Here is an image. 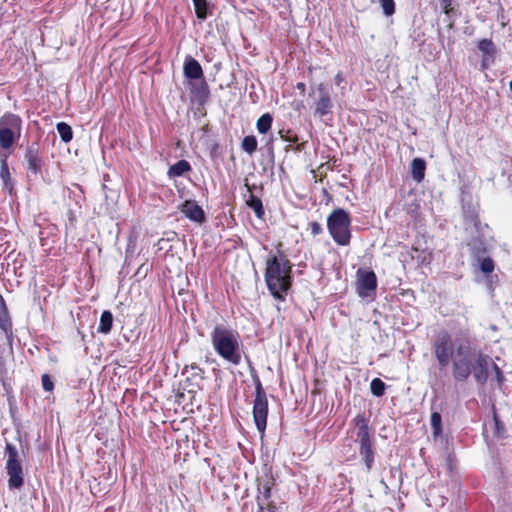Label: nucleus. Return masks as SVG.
Masks as SVG:
<instances>
[{"label":"nucleus","instance_id":"f8f14e48","mask_svg":"<svg viewBox=\"0 0 512 512\" xmlns=\"http://www.w3.org/2000/svg\"><path fill=\"white\" fill-rule=\"evenodd\" d=\"M179 210L191 221L199 224H202L206 221L205 212L202 207L197 204L196 201L186 200L183 204L180 205Z\"/></svg>","mask_w":512,"mask_h":512},{"label":"nucleus","instance_id":"a19ab883","mask_svg":"<svg viewBox=\"0 0 512 512\" xmlns=\"http://www.w3.org/2000/svg\"><path fill=\"white\" fill-rule=\"evenodd\" d=\"M7 375V369L3 359L0 357V379H4Z\"/></svg>","mask_w":512,"mask_h":512},{"label":"nucleus","instance_id":"1a4fd4ad","mask_svg":"<svg viewBox=\"0 0 512 512\" xmlns=\"http://www.w3.org/2000/svg\"><path fill=\"white\" fill-rule=\"evenodd\" d=\"M352 424L357 429L356 436L359 444L373 441V431L369 425V419L364 414H357L352 419Z\"/></svg>","mask_w":512,"mask_h":512},{"label":"nucleus","instance_id":"c9c22d12","mask_svg":"<svg viewBox=\"0 0 512 512\" xmlns=\"http://www.w3.org/2000/svg\"><path fill=\"white\" fill-rule=\"evenodd\" d=\"M42 387L47 392L54 390V383L48 374H43L41 377Z\"/></svg>","mask_w":512,"mask_h":512},{"label":"nucleus","instance_id":"ea45409f","mask_svg":"<svg viewBox=\"0 0 512 512\" xmlns=\"http://www.w3.org/2000/svg\"><path fill=\"white\" fill-rule=\"evenodd\" d=\"M494 421L497 433H502L505 429L504 424L499 420L498 416L494 414Z\"/></svg>","mask_w":512,"mask_h":512},{"label":"nucleus","instance_id":"4be33fe9","mask_svg":"<svg viewBox=\"0 0 512 512\" xmlns=\"http://www.w3.org/2000/svg\"><path fill=\"white\" fill-rule=\"evenodd\" d=\"M246 205L254 211L257 218L262 219L264 217L265 211L262 200L252 192H250L246 199Z\"/></svg>","mask_w":512,"mask_h":512},{"label":"nucleus","instance_id":"b1692460","mask_svg":"<svg viewBox=\"0 0 512 512\" xmlns=\"http://www.w3.org/2000/svg\"><path fill=\"white\" fill-rule=\"evenodd\" d=\"M113 326V314L109 310H105L102 312L100 317V323L98 327V332L103 334L110 333Z\"/></svg>","mask_w":512,"mask_h":512},{"label":"nucleus","instance_id":"473e14b6","mask_svg":"<svg viewBox=\"0 0 512 512\" xmlns=\"http://www.w3.org/2000/svg\"><path fill=\"white\" fill-rule=\"evenodd\" d=\"M480 262V269L484 274H490L494 271L495 263L492 258L485 257L478 260Z\"/></svg>","mask_w":512,"mask_h":512},{"label":"nucleus","instance_id":"423d86ee","mask_svg":"<svg viewBox=\"0 0 512 512\" xmlns=\"http://www.w3.org/2000/svg\"><path fill=\"white\" fill-rule=\"evenodd\" d=\"M22 130L21 118L7 112L0 118V149L9 150L19 139Z\"/></svg>","mask_w":512,"mask_h":512},{"label":"nucleus","instance_id":"ddd939ff","mask_svg":"<svg viewBox=\"0 0 512 512\" xmlns=\"http://www.w3.org/2000/svg\"><path fill=\"white\" fill-rule=\"evenodd\" d=\"M274 479L268 478L263 483L258 485V495L256 496V502L258 506V512H264L265 504L272 501V488L274 486Z\"/></svg>","mask_w":512,"mask_h":512},{"label":"nucleus","instance_id":"aec40b11","mask_svg":"<svg viewBox=\"0 0 512 512\" xmlns=\"http://www.w3.org/2000/svg\"><path fill=\"white\" fill-rule=\"evenodd\" d=\"M426 162L422 158H414L411 162V176L420 183L425 178Z\"/></svg>","mask_w":512,"mask_h":512},{"label":"nucleus","instance_id":"9b49d317","mask_svg":"<svg viewBox=\"0 0 512 512\" xmlns=\"http://www.w3.org/2000/svg\"><path fill=\"white\" fill-rule=\"evenodd\" d=\"M358 293L360 296H366L368 292L375 291L377 288L376 274L370 271L358 270L357 272Z\"/></svg>","mask_w":512,"mask_h":512},{"label":"nucleus","instance_id":"58836bf2","mask_svg":"<svg viewBox=\"0 0 512 512\" xmlns=\"http://www.w3.org/2000/svg\"><path fill=\"white\" fill-rule=\"evenodd\" d=\"M264 506H265L264 511H267V512H280L278 507L276 506V504L273 501L267 502Z\"/></svg>","mask_w":512,"mask_h":512},{"label":"nucleus","instance_id":"0eeeda50","mask_svg":"<svg viewBox=\"0 0 512 512\" xmlns=\"http://www.w3.org/2000/svg\"><path fill=\"white\" fill-rule=\"evenodd\" d=\"M432 348L439 368L446 370L456 353L451 334L447 330H440L435 335Z\"/></svg>","mask_w":512,"mask_h":512},{"label":"nucleus","instance_id":"cd10ccee","mask_svg":"<svg viewBox=\"0 0 512 512\" xmlns=\"http://www.w3.org/2000/svg\"><path fill=\"white\" fill-rule=\"evenodd\" d=\"M195 14L198 19L205 20L208 17V3L207 0H192Z\"/></svg>","mask_w":512,"mask_h":512},{"label":"nucleus","instance_id":"f3484780","mask_svg":"<svg viewBox=\"0 0 512 512\" xmlns=\"http://www.w3.org/2000/svg\"><path fill=\"white\" fill-rule=\"evenodd\" d=\"M359 453L364 461L367 471H371L375 457L373 441L359 444Z\"/></svg>","mask_w":512,"mask_h":512},{"label":"nucleus","instance_id":"6ab92c4d","mask_svg":"<svg viewBox=\"0 0 512 512\" xmlns=\"http://www.w3.org/2000/svg\"><path fill=\"white\" fill-rule=\"evenodd\" d=\"M192 167L187 160H179L173 165H171L167 170V175L170 179L181 177L184 174L190 172Z\"/></svg>","mask_w":512,"mask_h":512},{"label":"nucleus","instance_id":"393cba45","mask_svg":"<svg viewBox=\"0 0 512 512\" xmlns=\"http://www.w3.org/2000/svg\"><path fill=\"white\" fill-rule=\"evenodd\" d=\"M273 123V117L270 113H265L261 115L257 122L256 128L260 134H266L270 131Z\"/></svg>","mask_w":512,"mask_h":512},{"label":"nucleus","instance_id":"bb28decb","mask_svg":"<svg viewBox=\"0 0 512 512\" xmlns=\"http://www.w3.org/2000/svg\"><path fill=\"white\" fill-rule=\"evenodd\" d=\"M56 128L60 135L61 140L64 143H68L72 140L73 131L69 124H67L65 122H59V123H57Z\"/></svg>","mask_w":512,"mask_h":512},{"label":"nucleus","instance_id":"4468645a","mask_svg":"<svg viewBox=\"0 0 512 512\" xmlns=\"http://www.w3.org/2000/svg\"><path fill=\"white\" fill-rule=\"evenodd\" d=\"M0 329L8 339L13 336V322L6 305V302L0 293Z\"/></svg>","mask_w":512,"mask_h":512},{"label":"nucleus","instance_id":"f257e3e1","mask_svg":"<svg viewBox=\"0 0 512 512\" xmlns=\"http://www.w3.org/2000/svg\"><path fill=\"white\" fill-rule=\"evenodd\" d=\"M490 362V357L481 350L460 344L450 362L452 377L456 382L462 383L473 374L475 381L484 385L488 380Z\"/></svg>","mask_w":512,"mask_h":512},{"label":"nucleus","instance_id":"9d476101","mask_svg":"<svg viewBox=\"0 0 512 512\" xmlns=\"http://www.w3.org/2000/svg\"><path fill=\"white\" fill-rule=\"evenodd\" d=\"M317 90L319 92V97L315 102V114L322 117L331 112L333 103L330 92L324 83H320Z\"/></svg>","mask_w":512,"mask_h":512},{"label":"nucleus","instance_id":"49530a36","mask_svg":"<svg viewBox=\"0 0 512 512\" xmlns=\"http://www.w3.org/2000/svg\"><path fill=\"white\" fill-rule=\"evenodd\" d=\"M267 146L270 147V149L272 150L273 149V138H271L268 142H267Z\"/></svg>","mask_w":512,"mask_h":512},{"label":"nucleus","instance_id":"c03bdc74","mask_svg":"<svg viewBox=\"0 0 512 512\" xmlns=\"http://www.w3.org/2000/svg\"><path fill=\"white\" fill-rule=\"evenodd\" d=\"M343 81H344L343 73H342V72H338V73L335 75V83H336V85H338V86H339Z\"/></svg>","mask_w":512,"mask_h":512},{"label":"nucleus","instance_id":"39448f33","mask_svg":"<svg viewBox=\"0 0 512 512\" xmlns=\"http://www.w3.org/2000/svg\"><path fill=\"white\" fill-rule=\"evenodd\" d=\"M251 377L255 385V397L253 400L252 410L253 420L257 430L261 434H264L267 427V417L269 410L268 398L260 377L255 370L251 373Z\"/></svg>","mask_w":512,"mask_h":512},{"label":"nucleus","instance_id":"de8ad7c7","mask_svg":"<svg viewBox=\"0 0 512 512\" xmlns=\"http://www.w3.org/2000/svg\"><path fill=\"white\" fill-rule=\"evenodd\" d=\"M304 143L298 144L296 146V150L301 151L303 149Z\"/></svg>","mask_w":512,"mask_h":512},{"label":"nucleus","instance_id":"20e7f679","mask_svg":"<svg viewBox=\"0 0 512 512\" xmlns=\"http://www.w3.org/2000/svg\"><path fill=\"white\" fill-rule=\"evenodd\" d=\"M352 219L343 208L334 209L327 217V229L333 241L339 246L350 245Z\"/></svg>","mask_w":512,"mask_h":512},{"label":"nucleus","instance_id":"37998d69","mask_svg":"<svg viewBox=\"0 0 512 512\" xmlns=\"http://www.w3.org/2000/svg\"><path fill=\"white\" fill-rule=\"evenodd\" d=\"M444 12L449 13V7L451 6L452 0H439Z\"/></svg>","mask_w":512,"mask_h":512},{"label":"nucleus","instance_id":"09e8293b","mask_svg":"<svg viewBox=\"0 0 512 512\" xmlns=\"http://www.w3.org/2000/svg\"><path fill=\"white\" fill-rule=\"evenodd\" d=\"M510 89L512 91V80L510 81Z\"/></svg>","mask_w":512,"mask_h":512},{"label":"nucleus","instance_id":"f704fd0d","mask_svg":"<svg viewBox=\"0 0 512 512\" xmlns=\"http://www.w3.org/2000/svg\"><path fill=\"white\" fill-rule=\"evenodd\" d=\"M383 13L386 16H392L395 13L394 0H380Z\"/></svg>","mask_w":512,"mask_h":512},{"label":"nucleus","instance_id":"7ed1b4c3","mask_svg":"<svg viewBox=\"0 0 512 512\" xmlns=\"http://www.w3.org/2000/svg\"><path fill=\"white\" fill-rule=\"evenodd\" d=\"M211 345L216 354L232 365L241 363L240 333L227 325L216 324L210 332Z\"/></svg>","mask_w":512,"mask_h":512},{"label":"nucleus","instance_id":"79ce46f5","mask_svg":"<svg viewBox=\"0 0 512 512\" xmlns=\"http://www.w3.org/2000/svg\"><path fill=\"white\" fill-rule=\"evenodd\" d=\"M492 367L496 373L498 381L501 383L502 379H503V374H502L501 369L498 367V365L496 363H492Z\"/></svg>","mask_w":512,"mask_h":512},{"label":"nucleus","instance_id":"7c9ffc66","mask_svg":"<svg viewBox=\"0 0 512 512\" xmlns=\"http://www.w3.org/2000/svg\"><path fill=\"white\" fill-rule=\"evenodd\" d=\"M478 49L485 55H493L495 52L494 44L490 39H482L478 42Z\"/></svg>","mask_w":512,"mask_h":512},{"label":"nucleus","instance_id":"dca6fc26","mask_svg":"<svg viewBox=\"0 0 512 512\" xmlns=\"http://www.w3.org/2000/svg\"><path fill=\"white\" fill-rule=\"evenodd\" d=\"M183 71L188 79H200L203 77V69L200 63L191 56L186 57Z\"/></svg>","mask_w":512,"mask_h":512},{"label":"nucleus","instance_id":"412c9836","mask_svg":"<svg viewBox=\"0 0 512 512\" xmlns=\"http://www.w3.org/2000/svg\"><path fill=\"white\" fill-rule=\"evenodd\" d=\"M0 177L3 181V190L8 191L9 194H12V191H13L12 177H11L6 159L1 160Z\"/></svg>","mask_w":512,"mask_h":512},{"label":"nucleus","instance_id":"72a5a7b5","mask_svg":"<svg viewBox=\"0 0 512 512\" xmlns=\"http://www.w3.org/2000/svg\"><path fill=\"white\" fill-rule=\"evenodd\" d=\"M196 96L201 104L205 103L209 98V88L205 81L197 88Z\"/></svg>","mask_w":512,"mask_h":512},{"label":"nucleus","instance_id":"6e6552de","mask_svg":"<svg viewBox=\"0 0 512 512\" xmlns=\"http://www.w3.org/2000/svg\"><path fill=\"white\" fill-rule=\"evenodd\" d=\"M5 453L7 455L5 468L9 476L8 487L10 489H20L24 484V477L18 451L13 444L6 443Z\"/></svg>","mask_w":512,"mask_h":512},{"label":"nucleus","instance_id":"a18cd8bd","mask_svg":"<svg viewBox=\"0 0 512 512\" xmlns=\"http://www.w3.org/2000/svg\"><path fill=\"white\" fill-rule=\"evenodd\" d=\"M296 88H297V90H299V91H301V92H305V90H306V85H305V83H303V82H299V83H297Z\"/></svg>","mask_w":512,"mask_h":512},{"label":"nucleus","instance_id":"e433bc0d","mask_svg":"<svg viewBox=\"0 0 512 512\" xmlns=\"http://www.w3.org/2000/svg\"><path fill=\"white\" fill-rule=\"evenodd\" d=\"M308 229L310 230V234L315 237L323 232V228L321 224L317 221H312L308 224Z\"/></svg>","mask_w":512,"mask_h":512},{"label":"nucleus","instance_id":"c756f323","mask_svg":"<svg viewBox=\"0 0 512 512\" xmlns=\"http://www.w3.org/2000/svg\"><path fill=\"white\" fill-rule=\"evenodd\" d=\"M386 384L380 378H374L370 383L371 393L376 397L384 395Z\"/></svg>","mask_w":512,"mask_h":512},{"label":"nucleus","instance_id":"a878e982","mask_svg":"<svg viewBox=\"0 0 512 512\" xmlns=\"http://www.w3.org/2000/svg\"><path fill=\"white\" fill-rule=\"evenodd\" d=\"M257 147L258 142L254 135L245 136L241 141V148L249 155L254 154L257 150Z\"/></svg>","mask_w":512,"mask_h":512},{"label":"nucleus","instance_id":"a211bd4d","mask_svg":"<svg viewBox=\"0 0 512 512\" xmlns=\"http://www.w3.org/2000/svg\"><path fill=\"white\" fill-rule=\"evenodd\" d=\"M470 254L476 259L480 260L487 252V247L484 240L480 237H473L467 242Z\"/></svg>","mask_w":512,"mask_h":512},{"label":"nucleus","instance_id":"f03ea898","mask_svg":"<svg viewBox=\"0 0 512 512\" xmlns=\"http://www.w3.org/2000/svg\"><path fill=\"white\" fill-rule=\"evenodd\" d=\"M281 247L282 243H279L276 251H270L267 255L264 279L271 295L284 301L292 287L293 264Z\"/></svg>","mask_w":512,"mask_h":512},{"label":"nucleus","instance_id":"2eb2a0df","mask_svg":"<svg viewBox=\"0 0 512 512\" xmlns=\"http://www.w3.org/2000/svg\"><path fill=\"white\" fill-rule=\"evenodd\" d=\"M25 159L27 161V169L33 174H38L41 171L42 160L39 154L37 145H30L25 153Z\"/></svg>","mask_w":512,"mask_h":512},{"label":"nucleus","instance_id":"4c0bfd02","mask_svg":"<svg viewBox=\"0 0 512 512\" xmlns=\"http://www.w3.org/2000/svg\"><path fill=\"white\" fill-rule=\"evenodd\" d=\"M279 135H280L281 139L286 142L296 143L298 141L297 135H290V131H287L286 133H284L283 130H280Z\"/></svg>","mask_w":512,"mask_h":512},{"label":"nucleus","instance_id":"2f4dec72","mask_svg":"<svg viewBox=\"0 0 512 512\" xmlns=\"http://www.w3.org/2000/svg\"><path fill=\"white\" fill-rule=\"evenodd\" d=\"M404 210L413 220H417L419 218L420 205L418 202L414 201L406 204Z\"/></svg>","mask_w":512,"mask_h":512},{"label":"nucleus","instance_id":"c85d7f7f","mask_svg":"<svg viewBox=\"0 0 512 512\" xmlns=\"http://www.w3.org/2000/svg\"><path fill=\"white\" fill-rule=\"evenodd\" d=\"M432 433L435 437L442 434V418L439 412H433L430 418Z\"/></svg>","mask_w":512,"mask_h":512},{"label":"nucleus","instance_id":"5701e85b","mask_svg":"<svg viewBox=\"0 0 512 512\" xmlns=\"http://www.w3.org/2000/svg\"><path fill=\"white\" fill-rule=\"evenodd\" d=\"M189 373L190 376L187 377V380L193 381H201L204 379V369H202L197 363H192L190 365H185L182 374Z\"/></svg>","mask_w":512,"mask_h":512}]
</instances>
